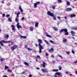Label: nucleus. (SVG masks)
Instances as JSON below:
<instances>
[{"label": "nucleus", "instance_id": "a19ab883", "mask_svg": "<svg viewBox=\"0 0 77 77\" xmlns=\"http://www.w3.org/2000/svg\"><path fill=\"white\" fill-rule=\"evenodd\" d=\"M20 74H25V72H23Z\"/></svg>", "mask_w": 77, "mask_h": 77}, {"label": "nucleus", "instance_id": "1a4fd4ad", "mask_svg": "<svg viewBox=\"0 0 77 77\" xmlns=\"http://www.w3.org/2000/svg\"><path fill=\"white\" fill-rule=\"evenodd\" d=\"M42 71L43 72H48V70L46 69H42Z\"/></svg>", "mask_w": 77, "mask_h": 77}, {"label": "nucleus", "instance_id": "49530a36", "mask_svg": "<svg viewBox=\"0 0 77 77\" xmlns=\"http://www.w3.org/2000/svg\"><path fill=\"white\" fill-rule=\"evenodd\" d=\"M69 53H70V52H66V54H69Z\"/></svg>", "mask_w": 77, "mask_h": 77}, {"label": "nucleus", "instance_id": "ea45409f", "mask_svg": "<svg viewBox=\"0 0 77 77\" xmlns=\"http://www.w3.org/2000/svg\"><path fill=\"white\" fill-rule=\"evenodd\" d=\"M72 53H73V54H75V52H74V51H73V50H72Z\"/></svg>", "mask_w": 77, "mask_h": 77}, {"label": "nucleus", "instance_id": "6e6d98bb", "mask_svg": "<svg viewBox=\"0 0 77 77\" xmlns=\"http://www.w3.org/2000/svg\"><path fill=\"white\" fill-rule=\"evenodd\" d=\"M54 76H55V77H58L57 76V74H56L55 73V74L54 75Z\"/></svg>", "mask_w": 77, "mask_h": 77}, {"label": "nucleus", "instance_id": "69168bd1", "mask_svg": "<svg viewBox=\"0 0 77 77\" xmlns=\"http://www.w3.org/2000/svg\"><path fill=\"white\" fill-rule=\"evenodd\" d=\"M38 74L39 75H42V74H41L40 73H39Z\"/></svg>", "mask_w": 77, "mask_h": 77}, {"label": "nucleus", "instance_id": "6ab92c4d", "mask_svg": "<svg viewBox=\"0 0 77 77\" xmlns=\"http://www.w3.org/2000/svg\"><path fill=\"white\" fill-rule=\"evenodd\" d=\"M9 69V67L7 66H5V70H6V69Z\"/></svg>", "mask_w": 77, "mask_h": 77}, {"label": "nucleus", "instance_id": "0e129e2a", "mask_svg": "<svg viewBox=\"0 0 77 77\" xmlns=\"http://www.w3.org/2000/svg\"><path fill=\"white\" fill-rule=\"evenodd\" d=\"M17 57L19 58V59H20V56L18 55Z\"/></svg>", "mask_w": 77, "mask_h": 77}, {"label": "nucleus", "instance_id": "4468645a", "mask_svg": "<svg viewBox=\"0 0 77 77\" xmlns=\"http://www.w3.org/2000/svg\"><path fill=\"white\" fill-rule=\"evenodd\" d=\"M53 29L54 30H55V31H57L58 30V29L55 27H52Z\"/></svg>", "mask_w": 77, "mask_h": 77}, {"label": "nucleus", "instance_id": "a878e982", "mask_svg": "<svg viewBox=\"0 0 77 77\" xmlns=\"http://www.w3.org/2000/svg\"><path fill=\"white\" fill-rule=\"evenodd\" d=\"M15 21L17 22V23H18V22H19V20L17 17L15 18Z\"/></svg>", "mask_w": 77, "mask_h": 77}, {"label": "nucleus", "instance_id": "13d9d810", "mask_svg": "<svg viewBox=\"0 0 77 77\" xmlns=\"http://www.w3.org/2000/svg\"><path fill=\"white\" fill-rule=\"evenodd\" d=\"M20 12H18V13L17 14L19 15H20Z\"/></svg>", "mask_w": 77, "mask_h": 77}, {"label": "nucleus", "instance_id": "338daca9", "mask_svg": "<svg viewBox=\"0 0 77 77\" xmlns=\"http://www.w3.org/2000/svg\"><path fill=\"white\" fill-rule=\"evenodd\" d=\"M74 44L75 45H77V43L75 42Z\"/></svg>", "mask_w": 77, "mask_h": 77}, {"label": "nucleus", "instance_id": "09e8293b", "mask_svg": "<svg viewBox=\"0 0 77 77\" xmlns=\"http://www.w3.org/2000/svg\"><path fill=\"white\" fill-rule=\"evenodd\" d=\"M18 23L17 24V27H18V26H19L20 25H19V23L17 22Z\"/></svg>", "mask_w": 77, "mask_h": 77}, {"label": "nucleus", "instance_id": "72a5a7b5", "mask_svg": "<svg viewBox=\"0 0 77 77\" xmlns=\"http://www.w3.org/2000/svg\"><path fill=\"white\" fill-rule=\"evenodd\" d=\"M27 50L29 51H32V50L30 48H27Z\"/></svg>", "mask_w": 77, "mask_h": 77}, {"label": "nucleus", "instance_id": "aec40b11", "mask_svg": "<svg viewBox=\"0 0 77 77\" xmlns=\"http://www.w3.org/2000/svg\"><path fill=\"white\" fill-rule=\"evenodd\" d=\"M56 74H57V75H60L62 74V73L60 72H57V73H55Z\"/></svg>", "mask_w": 77, "mask_h": 77}, {"label": "nucleus", "instance_id": "de8ad7c7", "mask_svg": "<svg viewBox=\"0 0 77 77\" xmlns=\"http://www.w3.org/2000/svg\"><path fill=\"white\" fill-rule=\"evenodd\" d=\"M7 5L8 6H10V5H11V3H9L8 4H7Z\"/></svg>", "mask_w": 77, "mask_h": 77}, {"label": "nucleus", "instance_id": "7ed1b4c3", "mask_svg": "<svg viewBox=\"0 0 77 77\" xmlns=\"http://www.w3.org/2000/svg\"><path fill=\"white\" fill-rule=\"evenodd\" d=\"M47 14H48V15L51 16V17H53V18L54 20H56V17L54 16V15L53 13H51V11H48Z\"/></svg>", "mask_w": 77, "mask_h": 77}, {"label": "nucleus", "instance_id": "bb28decb", "mask_svg": "<svg viewBox=\"0 0 77 77\" xmlns=\"http://www.w3.org/2000/svg\"><path fill=\"white\" fill-rule=\"evenodd\" d=\"M63 43H65L66 42H67V40L66 39H64L63 40Z\"/></svg>", "mask_w": 77, "mask_h": 77}, {"label": "nucleus", "instance_id": "37998d69", "mask_svg": "<svg viewBox=\"0 0 77 77\" xmlns=\"http://www.w3.org/2000/svg\"><path fill=\"white\" fill-rule=\"evenodd\" d=\"M24 20V17H23L22 18V21H23V20Z\"/></svg>", "mask_w": 77, "mask_h": 77}, {"label": "nucleus", "instance_id": "a211bd4d", "mask_svg": "<svg viewBox=\"0 0 77 77\" xmlns=\"http://www.w3.org/2000/svg\"><path fill=\"white\" fill-rule=\"evenodd\" d=\"M24 65H26V66H29V63H28L26 62H24Z\"/></svg>", "mask_w": 77, "mask_h": 77}, {"label": "nucleus", "instance_id": "8fccbe9b", "mask_svg": "<svg viewBox=\"0 0 77 77\" xmlns=\"http://www.w3.org/2000/svg\"><path fill=\"white\" fill-rule=\"evenodd\" d=\"M45 55L46 56H48V54H47V53H46L45 54Z\"/></svg>", "mask_w": 77, "mask_h": 77}, {"label": "nucleus", "instance_id": "2f4dec72", "mask_svg": "<svg viewBox=\"0 0 77 77\" xmlns=\"http://www.w3.org/2000/svg\"><path fill=\"white\" fill-rule=\"evenodd\" d=\"M7 71L9 72H12V70H11L9 69H8Z\"/></svg>", "mask_w": 77, "mask_h": 77}, {"label": "nucleus", "instance_id": "3c124183", "mask_svg": "<svg viewBox=\"0 0 77 77\" xmlns=\"http://www.w3.org/2000/svg\"><path fill=\"white\" fill-rule=\"evenodd\" d=\"M3 77H8V76L6 75H3Z\"/></svg>", "mask_w": 77, "mask_h": 77}, {"label": "nucleus", "instance_id": "0eeeda50", "mask_svg": "<svg viewBox=\"0 0 77 77\" xmlns=\"http://www.w3.org/2000/svg\"><path fill=\"white\" fill-rule=\"evenodd\" d=\"M39 4H40V2H37L35 3L34 5L35 8H36V7H37V5H39Z\"/></svg>", "mask_w": 77, "mask_h": 77}, {"label": "nucleus", "instance_id": "680f3d73", "mask_svg": "<svg viewBox=\"0 0 77 77\" xmlns=\"http://www.w3.org/2000/svg\"><path fill=\"white\" fill-rule=\"evenodd\" d=\"M14 44V42H11V45H13Z\"/></svg>", "mask_w": 77, "mask_h": 77}, {"label": "nucleus", "instance_id": "f3484780", "mask_svg": "<svg viewBox=\"0 0 77 77\" xmlns=\"http://www.w3.org/2000/svg\"><path fill=\"white\" fill-rule=\"evenodd\" d=\"M21 38H23V39H26V36H23L21 35H20Z\"/></svg>", "mask_w": 77, "mask_h": 77}, {"label": "nucleus", "instance_id": "a18cd8bd", "mask_svg": "<svg viewBox=\"0 0 77 77\" xmlns=\"http://www.w3.org/2000/svg\"><path fill=\"white\" fill-rule=\"evenodd\" d=\"M37 58H38V59H41V57H40V56H37Z\"/></svg>", "mask_w": 77, "mask_h": 77}, {"label": "nucleus", "instance_id": "393cba45", "mask_svg": "<svg viewBox=\"0 0 77 77\" xmlns=\"http://www.w3.org/2000/svg\"><path fill=\"white\" fill-rule=\"evenodd\" d=\"M71 33L72 36H74L75 35V33H74V32L73 31H72L71 32Z\"/></svg>", "mask_w": 77, "mask_h": 77}, {"label": "nucleus", "instance_id": "c756f323", "mask_svg": "<svg viewBox=\"0 0 77 77\" xmlns=\"http://www.w3.org/2000/svg\"><path fill=\"white\" fill-rule=\"evenodd\" d=\"M59 70H61L62 69V67L61 66H59Z\"/></svg>", "mask_w": 77, "mask_h": 77}, {"label": "nucleus", "instance_id": "ddd939ff", "mask_svg": "<svg viewBox=\"0 0 77 77\" xmlns=\"http://www.w3.org/2000/svg\"><path fill=\"white\" fill-rule=\"evenodd\" d=\"M70 17H75V14H72L71 15H69Z\"/></svg>", "mask_w": 77, "mask_h": 77}, {"label": "nucleus", "instance_id": "5fc2aeb1", "mask_svg": "<svg viewBox=\"0 0 77 77\" xmlns=\"http://www.w3.org/2000/svg\"><path fill=\"white\" fill-rule=\"evenodd\" d=\"M52 63H56V61H52Z\"/></svg>", "mask_w": 77, "mask_h": 77}, {"label": "nucleus", "instance_id": "dca6fc26", "mask_svg": "<svg viewBox=\"0 0 77 77\" xmlns=\"http://www.w3.org/2000/svg\"><path fill=\"white\" fill-rule=\"evenodd\" d=\"M43 64H42L43 67V68H45V65H47V64H46L45 62H43Z\"/></svg>", "mask_w": 77, "mask_h": 77}, {"label": "nucleus", "instance_id": "473e14b6", "mask_svg": "<svg viewBox=\"0 0 77 77\" xmlns=\"http://www.w3.org/2000/svg\"><path fill=\"white\" fill-rule=\"evenodd\" d=\"M17 27L18 29L20 28H22V27H21V26L20 25L18 26H17Z\"/></svg>", "mask_w": 77, "mask_h": 77}, {"label": "nucleus", "instance_id": "9d476101", "mask_svg": "<svg viewBox=\"0 0 77 77\" xmlns=\"http://www.w3.org/2000/svg\"><path fill=\"white\" fill-rule=\"evenodd\" d=\"M11 27H12V30L13 31H15V26H14V25H12Z\"/></svg>", "mask_w": 77, "mask_h": 77}, {"label": "nucleus", "instance_id": "6e6552de", "mask_svg": "<svg viewBox=\"0 0 77 77\" xmlns=\"http://www.w3.org/2000/svg\"><path fill=\"white\" fill-rule=\"evenodd\" d=\"M19 10H20L21 12H22V13H21V15H23V14H24V13H23V9L21 8V6H20L19 8Z\"/></svg>", "mask_w": 77, "mask_h": 77}, {"label": "nucleus", "instance_id": "4d7b16f0", "mask_svg": "<svg viewBox=\"0 0 77 77\" xmlns=\"http://www.w3.org/2000/svg\"><path fill=\"white\" fill-rule=\"evenodd\" d=\"M29 77H32V75L31 74H30L29 75Z\"/></svg>", "mask_w": 77, "mask_h": 77}, {"label": "nucleus", "instance_id": "412c9836", "mask_svg": "<svg viewBox=\"0 0 77 77\" xmlns=\"http://www.w3.org/2000/svg\"><path fill=\"white\" fill-rule=\"evenodd\" d=\"M29 29L31 31H33V30H34V28H33L32 26L30 27Z\"/></svg>", "mask_w": 77, "mask_h": 77}, {"label": "nucleus", "instance_id": "bf43d9fd", "mask_svg": "<svg viewBox=\"0 0 77 77\" xmlns=\"http://www.w3.org/2000/svg\"><path fill=\"white\" fill-rule=\"evenodd\" d=\"M74 63H77V60L74 62Z\"/></svg>", "mask_w": 77, "mask_h": 77}, {"label": "nucleus", "instance_id": "20e7f679", "mask_svg": "<svg viewBox=\"0 0 77 77\" xmlns=\"http://www.w3.org/2000/svg\"><path fill=\"white\" fill-rule=\"evenodd\" d=\"M8 42H10V41H6V40H2L1 42L0 41V44L1 45V46H2V47H4L5 45H3V43H8Z\"/></svg>", "mask_w": 77, "mask_h": 77}, {"label": "nucleus", "instance_id": "79ce46f5", "mask_svg": "<svg viewBox=\"0 0 77 77\" xmlns=\"http://www.w3.org/2000/svg\"><path fill=\"white\" fill-rule=\"evenodd\" d=\"M69 73H70V72H66V74H69Z\"/></svg>", "mask_w": 77, "mask_h": 77}, {"label": "nucleus", "instance_id": "c9c22d12", "mask_svg": "<svg viewBox=\"0 0 77 77\" xmlns=\"http://www.w3.org/2000/svg\"><path fill=\"white\" fill-rule=\"evenodd\" d=\"M9 37V35H7L6 36H5V38H8Z\"/></svg>", "mask_w": 77, "mask_h": 77}, {"label": "nucleus", "instance_id": "603ef678", "mask_svg": "<svg viewBox=\"0 0 77 77\" xmlns=\"http://www.w3.org/2000/svg\"><path fill=\"white\" fill-rule=\"evenodd\" d=\"M51 57H52V58H54V56L53 55H51Z\"/></svg>", "mask_w": 77, "mask_h": 77}, {"label": "nucleus", "instance_id": "f03ea898", "mask_svg": "<svg viewBox=\"0 0 77 77\" xmlns=\"http://www.w3.org/2000/svg\"><path fill=\"white\" fill-rule=\"evenodd\" d=\"M63 32L65 33L64 34L65 35H69V33L68 32V30L66 29H61V30L60 31V33H62Z\"/></svg>", "mask_w": 77, "mask_h": 77}, {"label": "nucleus", "instance_id": "cd10ccee", "mask_svg": "<svg viewBox=\"0 0 77 77\" xmlns=\"http://www.w3.org/2000/svg\"><path fill=\"white\" fill-rule=\"evenodd\" d=\"M8 21L9 22H12V20H11V18L9 17L8 18Z\"/></svg>", "mask_w": 77, "mask_h": 77}, {"label": "nucleus", "instance_id": "c03bdc74", "mask_svg": "<svg viewBox=\"0 0 77 77\" xmlns=\"http://www.w3.org/2000/svg\"><path fill=\"white\" fill-rule=\"evenodd\" d=\"M52 9H55V6H53V7H52Z\"/></svg>", "mask_w": 77, "mask_h": 77}, {"label": "nucleus", "instance_id": "052dcab7", "mask_svg": "<svg viewBox=\"0 0 77 77\" xmlns=\"http://www.w3.org/2000/svg\"><path fill=\"white\" fill-rule=\"evenodd\" d=\"M64 18L66 20L67 19V17H66V16H65L64 17Z\"/></svg>", "mask_w": 77, "mask_h": 77}, {"label": "nucleus", "instance_id": "2eb2a0df", "mask_svg": "<svg viewBox=\"0 0 77 77\" xmlns=\"http://www.w3.org/2000/svg\"><path fill=\"white\" fill-rule=\"evenodd\" d=\"M49 42H51V43L53 44H56V42H53L52 40H50Z\"/></svg>", "mask_w": 77, "mask_h": 77}, {"label": "nucleus", "instance_id": "f8f14e48", "mask_svg": "<svg viewBox=\"0 0 77 77\" xmlns=\"http://www.w3.org/2000/svg\"><path fill=\"white\" fill-rule=\"evenodd\" d=\"M54 51V49L53 48H52L49 50V52H50V53H51V51Z\"/></svg>", "mask_w": 77, "mask_h": 77}, {"label": "nucleus", "instance_id": "c85d7f7f", "mask_svg": "<svg viewBox=\"0 0 77 77\" xmlns=\"http://www.w3.org/2000/svg\"><path fill=\"white\" fill-rule=\"evenodd\" d=\"M46 36H47V37H48L49 38H52V37H51V36L50 35H46Z\"/></svg>", "mask_w": 77, "mask_h": 77}, {"label": "nucleus", "instance_id": "39448f33", "mask_svg": "<svg viewBox=\"0 0 77 77\" xmlns=\"http://www.w3.org/2000/svg\"><path fill=\"white\" fill-rule=\"evenodd\" d=\"M18 48V45H14L11 47V48L12 51H14V50H15L16 49V48Z\"/></svg>", "mask_w": 77, "mask_h": 77}, {"label": "nucleus", "instance_id": "7c9ffc66", "mask_svg": "<svg viewBox=\"0 0 77 77\" xmlns=\"http://www.w3.org/2000/svg\"><path fill=\"white\" fill-rule=\"evenodd\" d=\"M57 0L59 3H62V1L61 0Z\"/></svg>", "mask_w": 77, "mask_h": 77}, {"label": "nucleus", "instance_id": "864d4df0", "mask_svg": "<svg viewBox=\"0 0 77 77\" xmlns=\"http://www.w3.org/2000/svg\"><path fill=\"white\" fill-rule=\"evenodd\" d=\"M2 16L3 17H5V14H2Z\"/></svg>", "mask_w": 77, "mask_h": 77}, {"label": "nucleus", "instance_id": "4c0bfd02", "mask_svg": "<svg viewBox=\"0 0 77 77\" xmlns=\"http://www.w3.org/2000/svg\"><path fill=\"white\" fill-rule=\"evenodd\" d=\"M10 15L9 14H7V15L6 16H5V17H10Z\"/></svg>", "mask_w": 77, "mask_h": 77}, {"label": "nucleus", "instance_id": "e2e57ef3", "mask_svg": "<svg viewBox=\"0 0 77 77\" xmlns=\"http://www.w3.org/2000/svg\"><path fill=\"white\" fill-rule=\"evenodd\" d=\"M11 76H12V77H14L15 75H14L13 74V75H11Z\"/></svg>", "mask_w": 77, "mask_h": 77}, {"label": "nucleus", "instance_id": "5701e85b", "mask_svg": "<svg viewBox=\"0 0 77 77\" xmlns=\"http://www.w3.org/2000/svg\"><path fill=\"white\" fill-rule=\"evenodd\" d=\"M59 71V69H54L52 70V71L53 72H57Z\"/></svg>", "mask_w": 77, "mask_h": 77}, {"label": "nucleus", "instance_id": "423d86ee", "mask_svg": "<svg viewBox=\"0 0 77 77\" xmlns=\"http://www.w3.org/2000/svg\"><path fill=\"white\" fill-rule=\"evenodd\" d=\"M72 11V8H67L65 10V11L66 12H70V11Z\"/></svg>", "mask_w": 77, "mask_h": 77}, {"label": "nucleus", "instance_id": "58836bf2", "mask_svg": "<svg viewBox=\"0 0 77 77\" xmlns=\"http://www.w3.org/2000/svg\"><path fill=\"white\" fill-rule=\"evenodd\" d=\"M58 56L60 57H61V58L62 59H63V57H62L61 56V55H58Z\"/></svg>", "mask_w": 77, "mask_h": 77}, {"label": "nucleus", "instance_id": "4be33fe9", "mask_svg": "<svg viewBox=\"0 0 77 77\" xmlns=\"http://www.w3.org/2000/svg\"><path fill=\"white\" fill-rule=\"evenodd\" d=\"M38 25H39V23H36L35 24V27H37L38 26Z\"/></svg>", "mask_w": 77, "mask_h": 77}, {"label": "nucleus", "instance_id": "9b49d317", "mask_svg": "<svg viewBox=\"0 0 77 77\" xmlns=\"http://www.w3.org/2000/svg\"><path fill=\"white\" fill-rule=\"evenodd\" d=\"M44 41L46 43V44H47V45H51V44H50L49 43H48V41L45 40H44Z\"/></svg>", "mask_w": 77, "mask_h": 77}, {"label": "nucleus", "instance_id": "b1692460", "mask_svg": "<svg viewBox=\"0 0 77 77\" xmlns=\"http://www.w3.org/2000/svg\"><path fill=\"white\" fill-rule=\"evenodd\" d=\"M66 2L67 5V6H69V5H70V3H69V1H66Z\"/></svg>", "mask_w": 77, "mask_h": 77}, {"label": "nucleus", "instance_id": "f257e3e1", "mask_svg": "<svg viewBox=\"0 0 77 77\" xmlns=\"http://www.w3.org/2000/svg\"><path fill=\"white\" fill-rule=\"evenodd\" d=\"M38 42L39 43V54H41V52L42 51V49H43L44 48H43V47L41 45V44H42V40L40 39H38Z\"/></svg>", "mask_w": 77, "mask_h": 77}, {"label": "nucleus", "instance_id": "e433bc0d", "mask_svg": "<svg viewBox=\"0 0 77 77\" xmlns=\"http://www.w3.org/2000/svg\"><path fill=\"white\" fill-rule=\"evenodd\" d=\"M73 29H74V30H77V27H74V28H73Z\"/></svg>", "mask_w": 77, "mask_h": 77}, {"label": "nucleus", "instance_id": "774afa93", "mask_svg": "<svg viewBox=\"0 0 77 77\" xmlns=\"http://www.w3.org/2000/svg\"><path fill=\"white\" fill-rule=\"evenodd\" d=\"M75 74H76V75H77V71H76L75 72Z\"/></svg>", "mask_w": 77, "mask_h": 77}, {"label": "nucleus", "instance_id": "f704fd0d", "mask_svg": "<svg viewBox=\"0 0 77 77\" xmlns=\"http://www.w3.org/2000/svg\"><path fill=\"white\" fill-rule=\"evenodd\" d=\"M5 60V59L2 58V59H1L0 61H1V62H3V60Z\"/></svg>", "mask_w": 77, "mask_h": 77}]
</instances>
